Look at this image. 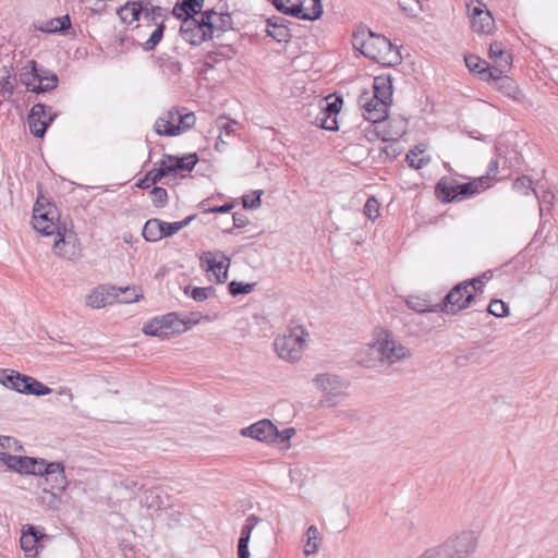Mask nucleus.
Instances as JSON below:
<instances>
[{
	"label": "nucleus",
	"mask_w": 558,
	"mask_h": 558,
	"mask_svg": "<svg viewBox=\"0 0 558 558\" xmlns=\"http://www.w3.org/2000/svg\"><path fill=\"white\" fill-rule=\"evenodd\" d=\"M320 535L318 529L315 525L308 526L306 530V542L304 554L306 556L315 554L319 548Z\"/></svg>",
	"instance_id": "obj_35"
},
{
	"label": "nucleus",
	"mask_w": 558,
	"mask_h": 558,
	"mask_svg": "<svg viewBox=\"0 0 558 558\" xmlns=\"http://www.w3.org/2000/svg\"><path fill=\"white\" fill-rule=\"evenodd\" d=\"M405 303L417 313H435L442 310L441 305H432L426 298L420 295H409Z\"/></svg>",
	"instance_id": "obj_29"
},
{
	"label": "nucleus",
	"mask_w": 558,
	"mask_h": 558,
	"mask_svg": "<svg viewBox=\"0 0 558 558\" xmlns=\"http://www.w3.org/2000/svg\"><path fill=\"white\" fill-rule=\"evenodd\" d=\"M48 538L49 536L38 527L32 524H27L22 531V536L20 539L21 548L24 550L26 557L36 558L39 544L44 539Z\"/></svg>",
	"instance_id": "obj_15"
},
{
	"label": "nucleus",
	"mask_w": 558,
	"mask_h": 558,
	"mask_svg": "<svg viewBox=\"0 0 558 558\" xmlns=\"http://www.w3.org/2000/svg\"><path fill=\"white\" fill-rule=\"evenodd\" d=\"M238 123L233 120H229L228 118L226 117H219L217 120H216V126L217 129L223 133L226 136H230L231 134L234 133V125H236Z\"/></svg>",
	"instance_id": "obj_52"
},
{
	"label": "nucleus",
	"mask_w": 558,
	"mask_h": 558,
	"mask_svg": "<svg viewBox=\"0 0 558 558\" xmlns=\"http://www.w3.org/2000/svg\"><path fill=\"white\" fill-rule=\"evenodd\" d=\"M539 201V211H541V215L544 213V211H549L553 204H554V199H555V195L551 191L549 190H546L542 193L541 196H538L537 194H535Z\"/></svg>",
	"instance_id": "obj_53"
},
{
	"label": "nucleus",
	"mask_w": 558,
	"mask_h": 558,
	"mask_svg": "<svg viewBox=\"0 0 558 558\" xmlns=\"http://www.w3.org/2000/svg\"><path fill=\"white\" fill-rule=\"evenodd\" d=\"M474 294L470 291L468 282L457 284L440 304L444 312L454 314L471 304Z\"/></svg>",
	"instance_id": "obj_10"
},
{
	"label": "nucleus",
	"mask_w": 558,
	"mask_h": 558,
	"mask_svg": "<svg viewBox=\"0 0 558 558\" xmlns=\"http://www.w3.org/2000/svg\"><path fill=\"white\" fill-rule=\"evenodd\" d=\"M487 312L496 317H505L509 313V307L501 300H492L487 307Z\"/></svg>",
	"instance_id": "obj_49"
},
{
	"label": "nucleus",
	"mask_w": 558,
	"mask_h": 558,
	"mask_svg": "<svg viewBox=\"0 0 558 558\" xmlns=\"http://www.w3.org/2000/svg\"><path fill=\"white\" fill-rule=\"evenodd\" d=\"M307 339L308 332L302 326L291 327L276 337L275 351L281 360L295 363L301 360Z\"/></svg>",
	"instance_id": "obj_4"
},
{
	"label": "nucleus",
	"mask_w": 558,
	"mask_h": 558,
	"mask_svg": "<svg viewBox=\"0 0 558 558\" xmlns=\"http://www.w3.org/2000/svg\"><path fill=\"white\" fill-rule=\"evenodd\" d=\"M37 463L33 475L45 476L40 486H47L52 490L62 493L68 485L63 464L60 462L47 463L44 459H38Z\"/></svg>",
	"instance_id": "obj_7"
},
{
	"label": "nucleus",
	"mask_w": 558,
	"mask_h": 558,
	"mask_svg": "<svg viewBox=\"0 0 558 558\" xmlns=\"http://www.w3.org/2000/svg\"><path fill=\"white\" fill-rule=\"evenodd\" d=\"M471 27L480 34H490L495 28V20L492 13L486 9L485 3L476 0L472 4H468Z\"/></svg>",
	"instance_id": "obj_11"
},
{
	"label": "nucleus",
	"mask_w": 558,
	"mask_h": 558,
	"mask_svg": "<svg viewBox=\"0 0 558 558\" xmlns=\"http://www.w3.org/2000/svg\"><path fill=\"white\" fill-rule=\"evenodd\" d=\"M70 26H71L70 17H69V15H64L61 17H56V19L50 20L47 23V26L44 31H46L48 33H54V32L65 31Z\"/></svg>",
	"instance_id": "obj_44"
},
{
	"label": "nucleus",
	"mask_w": 558,
	"mask_h": 558,
	"mask_svg": "<svg viewBox=\"0 0 558 558\" xmlns=\"http://www.w3.org/2000/svg\"><path fill=\"white\" fill-rule=\"evenodd\" d=\"M373 99L385 100L390 105L392 97V85L389 77L377 76L373 83Z\"/></svg>",
	"instance_id": "obj_24"
},
{
	"label": "nucleus",
	"mask_w": 558,
	"mask_h": 558,
	"mask_svg": "<svg viewBox=\"0 0 558 558\" xmlns=\"http://www.w3.org/2000/svg\"><path fill=\"white\" fill-rule=\"evenodd\" d=\"M342 105V99L337 98L332 102H327L326 107L320 112H326L330 116L336 117L337 113L340 111Z\"/></svg>",
	"instance_id": "obj_64"
},
{
	"label": "nucleus",
	"mask_w": 558,
	"mask_h": 558,
	"mask_svg": "<svg viewBox=\"0 0 558 558\" xmlns=\"http://www.w3.org/2000/svg\"><path fill=\"white\" fill-rule=\"evenodd\" d=\"M313 383L317 389L325 393L324 403L327 407H333L337 403V398L344 395L345 389L348 388L347 381L340 378L335 374H319L314 379Z\"/></svg>",
	"instance_id": "obj_9"
},
{
	"label": "nucleus",
	"mask_w": 558,
	"mask_h": 558,
	"mask_svg": "<svg viewBox=\"0 0 558 558\" xmlns=\"http://www.w3.org/2000/svg\"><path fill=\"white\" fill-rule=\"evenodd\" d=\"M259 522L260 519L255 514H251L246 518L245 523L241 529L239 544L245 543V545H248L252 532Z\"/></svg>",
	"instance_id": "obj_40"
},
{
	"label": "nucleus",
	"mask_w": 558,
	"mask_h": 558,
	"mask_svg": "<svg viewBox=\"0 0 558 558\" xmlns=\"http://www.w3.org/2000/svg\"><path fill=\"white\" fill-rule=\"evenodd\" d=\"M202 17L205 21L207 31H210L211 38L215 36V32H226L232 23L229 13H218L214 10L205 11Z\"/></svg>",
	"instance_id": "obj_19"
},
{
	"label": "nucleus",
	"mask_w": 558,
	"mask_h": 558,
	"mask_svg": "<svg viewBox=\"0 0 558 558\" xmlns=\"http://www.w3.org/2000/svg\"><path fill=\"white\" fill-rule=\"evenodd\" d=\"M352 45L368 59L383 65L392 66L400 62L401 56L386 37L371 31H359L353 34Z\"/></svg>",
	"instance_id": "obj_2"
},
{
	"label": "nucleus",
	"mask_w": 558,
	"mask_h": 558,
	"mask_svg": "<svg viewBox=\"0 0 558 558\" xmlns=\"http://www.w3.org/2000/svg\"><path fill=\"white\" fill-rule=\"evenodd\" d=\"M118 299L116 301L120 303H132L137 302L142 298L141 289L133 286L126 288H118Z\"/></svg>",
	"instance_id": "obj_39"
},
{
	"label": "nucleus",
	"mask_w": 558,
	"mask_h": 558,
	"mask_svg": "<svg viewBox=\"0 0 558 558\" xmlns=\"http://www.w3.org/2000/svg\"><path fill=\"white\" fill-rule=\"evenodd\" d=\"M180 33L182 38L191 45L198 46L202 43L211 39L210 31H207L204 19L195 17L184 19L181 24Z\"/></svg>",
	"instance_id": "obj_12"
},
{
	"label": "nucleus",
	"mask_w": 558,
	"mask_h": 558,
	"mask_svg": "<svg viewBox=\"0 0 558 558\" xmlns=\"http://www.w3.org/2000/svg\"><path fill=\"white\" fill-rule=\"evenodd\" d=\"M477 538L472 531L453 535L442 545L427 549L418 558H466L476 548Z\"/></svg>",
	"instance_id": "obj_3"
},
{
	"label": "nucleus",
	"mask_w": 558,
	"mask_h": 558,
	"mask_svg": "<svg viewBox=\"0 0 558 558\" xmlns=\"http://www.w3.org/2000/svg\"><path fill=\"white\" fill-rule=\"evenodd\" d=\"M364 214L375 220L379 216V204L374 197H369L364 205Z\"/></svg>",
	"instance_id": "obj_56"
},
{
	"label": "nucleus",
	"mask_w": 558,
	"mask_h": 558,
	"mask_svg": "<svg viewBox=\"0 0 558 558\" xmlns=\"http://www.w3.org/2000/svg\"><path fill=\"white\" fill-rule=\"evenodd\" d=\"M201 265L207 271H213L218 282H225L228 278V265L216 260L215 254L206 252L201 256Z\"/></svg>",
	"instance_id": "obj_20"
},
{
	"label": "nucleus",
	"mask_w": 558,
	"mask_h": 558,
	"mask_svg": "<svg viewBox=\"0 0 558 558\" xmlns=\"http://www.w3.org/2000/svg\"><path fill=\"white\" fill-rule=\"evenodd\" d=\"M399 7L408 14H415L420 3L417 0H399Z\"/></svg>",
	"instance_id": "obj_61"
},
{
	"label": "nucleus",
	"mask_w": 558,
	"mask_h": 558,
	"mask_svg": "<svg viewBox=\"0 0 558 558\" xmlns=\"http://www.w3.org/2000/svg\"><path fill=\"white\" fill-rule=\"evenodd\" d=\"M3 75L0 78V87L2 90L12 93L15 86V74L12 73L11 66L2 68Z\"/></svg>",
	"instance_id": "obj_45"
},
{
	"label": "nucleus",
	"mask_w": 558,
	"mask_h": 558,
	"mask_svg": "<svg viewBox=\"0 0 558 558\" xmlns=\"http://www.w3.org/2000/svg\"><path fill=\"white\" fill-rule=\"evenodd\" d=\"M214 292L213 287L206 288H194L191 293V298L197 302H203L207 300Z\"/></svg>",
	"instance_id": "obj_58"
},
{
	"label": "nucleus",
	"mask_w": 558,
	"mask_h": 558,
	"mask_svg": "<svg viewBox=\"0 0 558 558\" xmlns=\"http://www.w3.org/2000/svg\"><path fill=\"white\" fill-rule=\"evenodd\" d=\"M317 122L319 125L328 131H335L338 129L337 119L333 116H330L326 112H319V114L316 117Z\"/></svg>",
	"instance_id": "obj_50"
},
{
	"label": "nucleus",
	"mask_w": 558,
	"mask_h": 558,
	"mask_svg": "<svg viewBox=\"0 0 558 558\" xmlns=\"http://www.w3.org/2000/svg\"><path fill=\"white\" fill-rule=\"evenodd\" d=\"M36 458L22 457L10 452H0V461L11 471L21 474H33L38 465Z\"/></svg>",
	"instance_id": "obj_18"
},
{
	"label": "nucleus",
	"mask_w": 558,
	"mask_h": 558,
	"mask_svg": "<svg viewBox=\"0 0 558 558\" xmlns=\"http://www.w3.org/2000/svg\"><path fill=\"white\" fill-rule=\"evenodd\" d=\"M143 19L149 23L153 22V23L158 24L157 21L159 19L161 21H163L162 20V9L160 7H151V9L143 15Z\"/></svg>",
	"instance_id": "obj_62"
},
{
	"label": "nucleus",
	"mask_w": 558,
	"mask_h": 558,
	"mask_svg": "<svg viewBox=\"0 0 558 558\" xmlns=\"http://www.w3.org/2000/svg\"><path fill=\"white\" fill-rule=\"evenodd\" d=\"M243 437H251L263 442H275L277 436V426L269 420H260L240 430Z\"/></svg>",
	"instance_id": "obj_14"
},
{
	"label": "nucleus",
	"mask_w": 558,
	"mask_h": 558,
	"mask_svg": "<svg viewBox=\"0 0 558 558\" xmlns=\"http://www.w3.org/2000/svg\"><path fill=\"white\" fill-rule=\"evenodd\" d=\"M158 319L160 320L165 331H167V338L175 332H180V327L184 325V323L178 318L177 313L166 314L158 317Z\"/></svg>",
	"instance_id": "obj_36"
},
{
	"label": "nucleus",
	"mask_w": 558,
	"mask_h": 558,
	"mask_svg": "<svg viewBox=\"0 0 558 558\" xmlns=\"http://www.w3.org/2000/svg\"><path fill=\"white\" fill-rule=\"evenodd\" d=\"M166 170L170 172H177L180 170H187L191 171L196 162H197V156L196 154L187 155L182 158H178L171 155H166Z\"/></svg>",
	"instance_id": "obj_23"
},
{
	"label": "nucleus",
	"mask_w": 558,
	"mask_h": 558,
	"mask_svg": "<svg viewBox=\"0 0 558 558\" xmlns=\"http://www.w3.org/2000/svg\"><path fill=\"white\" fill-rule=\"evenodd\" d=\"M117 13L123 23L131 24L142 16V7L134 1H129Z\"/></svg>",
	"instance_id": "obj_32"
},
{
	"label": "nucleus",
	"mask_w": 558,
	"mask_h": 558,
	"mask_svg": "<svg viewBox=\"0 0 558 558\" xmlns=\"http://www.w3.org/2000/svg\"><path fill=\"white\" fill-rule=\"evenodd\" d=\"M37 77H39V70L37 69L36 61H27L20 73L21 83L27 88V90L32 92V88L37 85Z\"/></svg>",
	"instance_id": "obj_27"
},
{
	"label": "nucleus",
	"mask_w": 558,
	"mask_h": 558,
	"mask_svg": "<svg viewBox=\"0 0 558 558\" xmlns=\"http://www.w3.org/2000/svg\"><path fill=\"white\" fill-rule=\"evenodd\" d=\"M25 385L23 386V390L25 395H34V396H46L51 392V389L37 379L27 376Z\"/></svg>",
	"instance_id": "obj_37"
},
{
	"label": "nucleus",
	"mask_w": 558,
	"mask_h": 558,
	"mask_svg": "<svg viewBox=\"0 0 558 558\" xmlns=\"http://www.w3.org/2000/svg\"><path fill=\"white\" fill-rule=\"evenodd\" d=\"M193 112L183 113L179 109H170L163 112L155 122L154 130L161 136H177L187 131L195 124Z\"/></svg>",
	"instance_id": "obj_6"
},
{
	"label": "nucleus",
	"mask_w": 558,
	"mask_h": 558,
	"mask_svg": "<svg viewBox=\"0 0 558 558\" xmlns=\"http://www.w3.org/2000/svg\"><path fill=\"white\" fill-rule=\"evenodd\" d=\"M58 208L44 196L37 198L33 209V227L43 235H56L53 252L64 258L75 256V233L60 222Z\"/></svg>",
	"instance_id": "obj_1"
},
{
	"label": "nucleus",
	"mask_w": 558,
	"mask_h": 558,
	"mask_svg": "<svg viewBox=\"0 0 558 558\" xmlns=\"http://www.w3.org/2000/svg\"><path fill=\"white\" fill-rule=\"evenodd\" d=\"M489 58L499 66L507 68L510 65L511 56L504 49L500 41H494L489 46Z\"/></svg>",
	"instance_id": "obj_33"
},
{
	"label": "nucleus",
	"mask_w": 558,
	"mask_h": 558,
	"mask_svg": "<svg viewBox=\"0 0 558 558\" xmlns=\"http://www.w3.org/2000/svg\"><path fill=\"white\" fill-rule=\"evenodd\" d=\"M166 160H161L160 167L158 169H154L147 173L151 184H156L157 182L161 181L165 175L170 173V171L166 170Z\"/></svg>",
	"instance_id": "obj_57"
},
{
	"label": "nucleus",
	"mask_w": 558,
	"mask_h": 558,
	"mask_svg": "<svg viewBox=\"0 0 558 558\" xmlns=\"http://www.w3.org/2000/svg\"><path fill=\"white\" fill-rule=\"evenodd\" d=\"M194 216H189L185 219L177 222H166L157 218L146 221L143 228V236L148 242H157L166 236H171L178 233L181 229L186 227Z\"/></svg>",
	"instance_id": "obj_8"
},
{
	"label": "nucleus",
	"mask_w": 558,
	"mask_h": 558,
	"mask_svg": "<svg viewBox=\"0 0 558 558\" xmlns=\"http://www.w3.org/2000/svg\"><path fill=\"white\" fill-rule=\"evenodd\" d=\"M172 14L179 19V20H182V22L184 21V19H189V17H193L192 15H190V13L186 11L185 7L183 5V2L181 0H179L173 9H172Z\"/></svg>",
	"instance_id": "obj_63"
},
{
	"label": "nucleus",
	"mask_w": 558,
	"mask_h": 558,
	"mask_svg": "<svg viewBox=\"0 0 558 558\" xmlns=\"http://www.w3.org/2000/svg\"><path fill=\"white\" fill-rule=\"evenodd\" d=\"M374 350L377 351L380 364L392 365L411 356L410 349L397 341L386 329L376 331Z\"/></svg>",
	"instance_id": "obj_5"
},
{
	"label": "nucleus",
	"mask_w": 558,
	"mask_h": 558,
	"mask_svg": "<svg viewBox=\"0 0 558 558\" xmlns=\"http://www.w3.org/2000/svg\"><path fill=\"white\" fill-rule=\"evenodd\" d=\"M61 492L52 490L47 486L41 487V493L37 497L40 506L47 509H58L61 502Z\"/></svg>",
	"instance_id": "obj_31"
},
{
	"label": "nucleus",
	"mask_w": 558,
	"mask_h": 558,
	"mask_svg": "<svg viewBox=\"0 0 558 558\" xmlns=\"http://www.w3.org/2000/svg\"><path fill=\"white\" fill-rule=\"evenodd\" d=\"M26 380H28L27 375L13 369H2L0 374V384L20 393H24L23 386Z\"/></svg>",
	"instance_id": "obj_22"
},
{
	"label": "nucleus",
	"mask_w": 558,
	"mask_h": 558,
	"mask_svg": "<svg viewBox=\"0 0 558 558\" xmlns=\"http://www.w3.org/2000/svg\"><path fill=\"white\" fill-rule=\"evenodd\" d=\"M22 451L19 440L10 436H0V452L16 453Z\"/></svg>",
	"instance_id": "obj_46"
},
{
	"label": "nucleus",
	"mask_w": 558,
	"mask_h": 558,
	"mask_svg": "<svg viewBox=\"0 0 558 558\" xmlns=\"http://www.w3.org/2000/svg\"><path fill=\"white\" fill-rule=\"evenodd\" d=\"M54 114H50L48 119L46 118V106L43 104H36L32 107L28 116L27 123L31 133L38 138H41L49 124L52 122Z\"/></svg>",
	"instance_id": "obj_16"
},
{
	"label": "nucleus",
	"mask_w": 558,
	"mask_h": 558,
	"mask_svg": "<svg viewBox=\"0 0 558 558\" xmlns=\"http://www.w3.org/2000/svg\"><path fill=\"white\" fill-rule=\"evenodd\" d=\"M464 61L465 65L471 72L480 74L481 77L484 75L485 68L487 66L486 61L474 54L466 56Z\"/></svg>",
	"instance_id": "obj_43"
},
{
	"label": "nucleus",
	"mask_w": 558,
	"mask_h": 558,
	"mask_svg": "<svg viewBox=\"0 0 558 558\" xmlns=\"http://www.w3.org/2000/svg\"><path fill=\"white\" fill-rule=\"evenodd\" d=\"M151 201L157 207H163L168 199L167 191L163 187L155 186L151 192Z\"/></svg>",
	"instance_id": "obj_55"
},
{
	"label": "nucleus",
	"mask_w": 558,
	"mask_h": 558,
	"mask_svg": "<svg viewBox=\"0 0 558 558\" xmlns=\"http://www.w3.org/2000/svg\"><path fill=\"white\" fill-rule=\"evenodd\" d=\"M190 15L194 16L203 8L204 0H181Z\"/></svg>",
	"instance_id": "obj_60"
},
{
	"label": "nucleus",
	"mask_w": 558,
	"mask_h": 558,
	"mask_svg": "<svg viewBox=\"0 0 558 558\" xmlns=\"http://www.w3.org/2000/svg\"><path fill=\"white\" fill-rule=\"evenodd\" d=\"M375 349V340L362 348L356 354V362L366 368H375L380 365V359Z\"/></svg>",
	"instance_id": "obj_25"
},
{
	"label": "nucleus",
	"mask_w": 558,
	"mask_h": 558,
	"mask_svg": "<svg viewBox=\"0 0 558 558\" xmlns=\"http://www.w3.org/2000/svg\"><path fill=\"white\" fill-rule=\"evenodd\" d=\"M513 190L523 194H527L529 191L536 194L535 190L532 187L531 179L526 175H522L513 182Z\"/></svg>",
	"instance_id": "obj_54"
},
{
	"label": "nucleus",
	"mask_w": 558,
	"mask_h": 558,
	"mask_svg": "<svg viewBox=\"0 0 558 558\" xmlns=\"http://www.w3.org/2000/svg\"><path fill=\"white\" fill-rule=\"evenodd\" d=\"M143 332L147 336H156L160 338H167V331H165L158 317L153 318L143 326Z\"/></svg>",
	"instance_id": "obj_42"
},
{
	"label": "nucleus",
	"mask_w": 558,
	"mask_h": 558,
	"mask_svg": "<svg viewBox=\"0 0 558 558\" xmlns=\"http://www.w3.org/2000/svg\"><path fill=\"white\" fill-rule=\"evenodd\" d=\"M38 84L32 88V93L40 94L52 90L58 85V76L49 71L40 70L39 77H37Z\"/></svg>",
	"instance_id": "obj_30"
},
{
	"label": "nucleus",
	"mask_w": 558,
	"mask_h": 558,
	"mask_svg": "<svg viewBox=\"0 0 558 558\" xmlns=\"http://www.w3.org/2000/svg\"><path fill=\"white\" fill-rule=\"evenodd\" d=\"M457 186H461V183H457L453 180L441 179L436 185V193L438 198L447 203L461 201L462 196L460 195L459 189Z\"/></svg>",
	"instance_id": "obj_21"
},
{
	"label": "nucleus",
	"mask_w": 558,
	"mask_h": 558,
	"mask_svg": "<svg viewBox=\"0 0 558 558\" xmlns=\"http://www.w3.org/2000/svg\"><path fill=\"white\" fill-rule=\"evenodd\" d=\"M267 36L274 38L278 43L287 41L289 36L288 29L284 26L277 25L269 21V28L266 31Z\"/></svg>",
	"instance_id": "obj_47"
},
{
	"label": "nucleus",
	"mask_w": 558,
	"mask_h": 558,
	"mask_svg": "<svg viewBox=\"0 0 558 558\" xmlns=\"http://www.w3.org/2000/svg\"><path fill=\"white\" fill-rule=\"evenodd\" d=\"M489 186V177L483 175L471 182L461 183V186H457L459 189L460 195L462 199L469 197L471 195L477 194L481 191H484Z\"/></svg>",
	"instance_id": "obj_28"
},
{
	"label": "nucleus",
	"mask_w": 558,
	"mask_h": 558,
	"mask_svg": "<svg viewBox=\"0 0 558 558\" xmlns=\"http://www.w3.org/2000/svg\"><path fill=\"white\" fill-rule=\"evenodd\" d=\"M424 151L425 147L423 145H420L411 149L407 154L405 160L408 161L411 168L421 169L429 162L428 158H418V156L422 155Z\"/></svg>",
	"instance_id": "obj_38"
},
{
	"label": "nucleus",
	"mask_w": 558,
	"mask_h": 558,
	"mask_svg": "<svg viewBox=\"0 0 558 558\" xmlns=\"http://www.w3.org/2000/svg\"><path fill=\"white\" fill-rule=\"evenodd\" d=\"M502 69L501 66L497 65L496 66H486L485 68V72H484V75L482 76V78L486 80V81H498V80H502Z\"/></svg>",
	"instance_id": "obj_59"
},
{
	"label": "nucleus",
	"mask_w": 558,
	"mask_h": 558,
	"mask_svg": "<svg viewBox=\"0 0 558 558\" xmlns=\"http://www.w3.org/2000/svg\"><path fill=\"white\" fill-rule=\"evenodd\" d=\"M255 283H243L240 281H231L228 286L229 293L233 296L239 294H247L253 291Z\"/></svg>",
	"instance_id": "obj_48"
},
{
	"label": "nucleus",
	"mask_w": 558,
	"mask_h": 558,
	"mask_svg": "<svg viewBox=\"0 0 558 558\" xmlns=\"http://www.w3.org/2000/svg\"><path fill=\"white\" fill-rule=\"evenodd\" d=\"M262 194H263V191L258 190V191L253 192L252 195H244L242 197L243 207L248 208V209L258 208L262 204V201H260Z\"/></svg>",
	"instance_id": "obj_51"
},
{
	"label": "nucleus",
	"mask_w": 558,
	"mask_h": 558,
	"mask_svg": "<svg viewBox=\"0 0 558 558\" xmlns=\"http://www.w3.org/2000/svg\"><path fill=\"white\" fill-rule=\"evenodd\" d=\"M359 105L363 109V117L373 123L384 121L387 118L390 106L385 100L373 99L368 93L360 96Z\"/></svg>",
	"instance_id": "obj_13"
},
{
	"label": "nucleus",
	"mask_w": 558,
	"mask_h": 558,
	"mask_svg": "<svg viewBox=\"0 0 558 558\" xmlns=\"http://www.w3.org/2000/svg\"><path fill=\"white\" fill-rule=\"evenodd\" d=\"M118 296L117 287L100 284L86 296L85 303L92 308H101L108 304H112Z\"/></svg>",
	"instance_id": "obj_17"
},
{
	"label": "nucleus",
	"mask_w": 558,
	"mask_h": 558,
	"mask_svg": "<svg viewBox=\"0 0 558 558\" xmlns=\"http://www.w3.org/2000/svg\"><path fill=\"white\" fill-rule=\"evenodd\" d=\"M302 7L301 13L299 15H294V17L315 21L318 20L323 14V5L320 0H301Z\"/></svg>",
	"instance_id": "obj_26"
},
{
	"label": "nucleus",
	"mask_w": 558,
	"mask_h": 558,
	"mask_svg": "<svg viewBox=\"0 0 558 558\" xmlns=\"http://www.w3.org/2000/svg\"><path fill=\"white\" fill-rule=\"evenodd\" d=\"M165 24L163 21H160L156 28L150 34L149 38L143 44V48L145 51H150L156 48V46L160 43L163 36Z\"/></svg>",
	"instance_id": "obj_41"
},
{
	"label": "nucleus",
	"mask_w": 558,
	"mask_h": 558,
	"mask_svg": "<svg viewBox=\"0 0 558 558\" xmlns=\"http://www.w3.org/2000/svg\"><path fill=\"white\" fill-rule=\"evenodd\" d=\"M275 8L286 15H299L302 7L301 0H272Z\"/></svg>",
	"instance_id": "obj_34"
}]
</instances>
